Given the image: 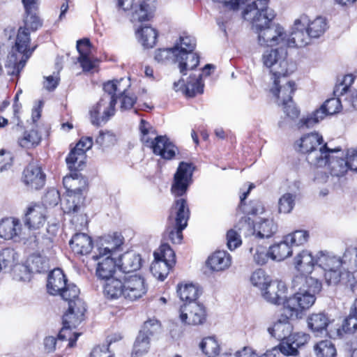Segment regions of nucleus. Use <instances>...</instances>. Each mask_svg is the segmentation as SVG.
I'll use <instances>...</instances> for the list:
<instances>
[{
    "instance_id": "16",
    "label": "nucleus",
    "mask_w": 357,
    "mask_h": 357,
    "mask_svg": "<svg viewBox=\"0 0 357 357\" xmlns=\"http://www.w3.org/2000/svg\"><path fill=\"white\" fill-rule=\"evenodd\" d=\"M144 143L146 146L152 149L155 155H160L163 159L171 160L175 156L177 148L166 136H157L154 139L144 138Z\"/></svg>"
},
{
    "instance_id": "13",
    "label": "nucleus",
    "mask_w": 357,
    "mask_h": 357,
    "mask_svg": "<svg viewBox=\"0 0 357 357\" xmlns=\"http://www.w3.org/2000/svg\"><path fill=\"white\" fill-rule=\"evenodd\" d=\"M194 167L192 164L181 162L174 174L172 192L175 197H182L190 185Z\"/></svg>"
},
{
    "instance_id": "43",
    "label": "nucleus",
    "mask_w": 357,
    "mask_h": 357,
    "mask_svg": "<svg viewBox=\"0 0 357 357\" xmlns=\"http://www.w3.org/2000/svg\"><path fill=\"white\" fill-rule=\"evenodd\" d=\"M48 268L47 261L40 255H33L27 260L26 266H21L20 271L28 270L31 273H41Z\"/></svg>"
},
{
    "instance_id": "31",
    "label": "nucleus",
    "mask_w": 357,
    "mask_h": 357,
    "mask_svg": "<svg viewBox=\"0 0 357 357\" xmlns=\"http://www.w3.org/2000/svg\"><path fill=\"white\" fill-rule=\"evenodd\" d=\"M292 331V324L287 317L278 319L271 327L268 328L271 336L282 342L288 339Z\"/></svg>"
},
{
    "instance_id": "37",
    "label": "nucleus",
    "mask_w": 357,
    "mask_h": 357,
    "mask_svg": "<svg viewBox=\"0 0 357 357\" xmlns=\"http://www.w3.org/2000/svg\"><path fill=\"white\" fill-rule=\"evenodd\" d=\"M176 292L180 299L186 303L197 302V299L201 294L198 287L192 283L178 284Z\"/></svg>"
},
{
    "instance_id": "45",
    "label": "nucleus",
    "mask_w": 357,
    "mask_h": 357,
    "mask_svg": "<svg viewBox=\"0 0 357 357\" xmlns=\"http://www.w3.org/2000/svg\"><path fill=\"white\" fill-rule=\"evenodd\" d=\"M327 115H328V113L323 108V107L321 106L311 114L301 119L298 124V127L299 128H312L316 124L322 121Z\"/></svg>"
},
{
    "instance_id": "49",
    "label": "nucleus",
    "mask_w": 357,
    "mask_h": 357,
    "mask_svg": "<svg viewBox=\"0 0 357 357\" xmlns=\"http://www.w3.org/2000/svg\"><path fill=\"white\" fill-rule=\"evenodd\" d=\"M317 357H335L337 351L335 345L329 340H321L314 347Z\"/></svg>"
},
{
    "instance_id": "54",
    "label": "nucleus",
    "mask_w": 357,
    "mask_h": 357,
    "mask_svg": "<svg viewBox=\"0 0 357 357\" xmlns=\"http://www.w3.org/2000/svg\"><path fill=\"white\" fill-rule=\"evenodd\" d=\"M175 51V46L158 48L154 52V60L159 63H165L169 61L174 62Z\"/></svg>"
},
{
    "instance_id": "11",
    "label": "nucleus",
    "mask_w": 357,
    "mask_h": 357,
    "mask_svg": "<svg viewBox=\"0 0 357 357\" xmlns=\"http://www.w3.org/2000/svg\"><path fill=\"white\" fill-rule=\"evenodd\" d=\"M116 99L112 96H103L90 111L93 125L99 126L107 122L115 113Z\"/></svg>"
},
{
    "instance_id": "61",
    "label": "nucleus",
    "mask_w": 357,
    "mask_h": 357,
    "mask_svg": "<svg viewBox=\"0 0 357 357\" xmlns=\"http://www.w3.org/2000/svg\"><path fill=\"white\" fill-rule=\"evenodd\" d=\"M116 141V135L109 130H100L96 137V143L102 148L113 146Z\"/></svg>"
},
{
    "instance_id": "36",
    "label": "nucleus",
    "mask_w": 357,
    "mask_h": 357,
    "mask_svg": "<svg viewBox=\"0 0 357 357\" xmlns=\"http://www.w3.org/2000/svg\"><path fill=\"white\" fill-rule=\"evenodd\" d=\"M53 235H50L47 229L33 233V238H31V246L42 252L49 251L53 247Z\"/></svg>"
},
{
    "instance_id": "40",
    "label": "nucleus",
    "mask_w": 357,
    "mask_h": 357,
    "mask_svg": "<svg viewBox=\"0 0 357 357\" xmlns=\"http://www.w3.org/2000/svg\"><path fill=\"white\" fill-rule=\"evenodd\" d=\"M270 257L276 261H282L289 257L292 250L285 236L280 243H275L269 248Z\"/></svg>"
},
{
    "instance_id": "9",
    "label": "nucleus",
    "mask_w": 357,
    "mask_h": 357,
    "mask_svg": "<svg viewBox=\"0 0 357 357\" xmlns=\"http://www.w3.org/2000/svg\"><path fill=\"white\" fill-rule=\"evenodd\" d=\"M287 76H274L273 86L270 92L278 105H286L292 100V95L295 92L296 84L294 81L287 79Z\"/></svg>"
},
{
    "instance_id": "46",
    "label": "nucleus",
    "mask_w": 357,
    "mask_h": 357,
    "mask_svg": "<svg viewBox=\"0 0 357 357\" xmlns=\"http://www.w3.org/2000/svg\"><path fill=\"white\" fill-rule=\"evenodd\" d=\"M84 158L85 155L83 151H79L74 148L66 159L68 169L71 172H77V170L82 169Z\"/></svg>"
},
{
    "instance_id": "21",
    "label": "nucleus",
    "mask_w": 357,
    "mask_h": 357,
    "mask_svg": "<svg viewBox=\"0 0 357 357\" xmlns=\"http://www.w3.org/2000/svg\"><path fill=\"white\" fill-rule=\"evenodd\" d=\"M38 0H22L25 14L24 17V28L35 31L43 26V21L38 15Z\"/></svg>"
},
{
    "instance_id": "25",
    "label": "nucleus",
    "mask_w": 357,
    "mask_h": 357,
    "mask_svg": "<svg viewBox=\"0 0 357 357\" xmlns=\"http://www.w3.org/2000/svg\"><path fill=\"white\" fill-rule=\"evenodd\" d=\"M24 181L36 190L42 188L45 183V174L41 167L34 163L29 164L24 170Z\"/></svg>"
},
{
    "instance_id": "6",
    "label": "nucleus",
    "mask_w": 357,
    "mask_h": 357,
    "mask_svg": "<svg viewBox=\"0 0 357 357\" xmlns=\"http://www.w3.org/2000/svg\"><path fill=\"white\" fill-rule=\"evenodd\" d=\"M47 289L50 294L60 295L64 301L76 298L79 294V289L76 285L67 284V279L60 268H55L49 274Z\"/></svg>"
},
{
    "instance_id": "42",
    "label": "nucleus",
    "mask_w": 357,
    "mask_h": 357,
    "mask_svg": "<svg viewBox=\"0 0 357 357\" xmlns=\"http://www.w3.org/2000/svg\"><path fill=\"white\" fill-rule=\"evenodd\" d=\"M104 294L111 299H116L120 296L124 297L123 280L114 278L107 280V283L104 287Z\"/></svg>"
},
{
    "instance_id": "28",
    "label": "nucleus",
    "mask_w": 357,
    "mask_h": 357,
    "mask_svg": "<svg viewBox=\"0 0 357 357\" xmlns=\"http://www.w3.org/2000/svg\"><path fill=\"white\" fill-rule=\"evenodd\" d=\"M337 149H338L337 152L331 153L328 156L324 167L327 166V169L333 176L340 177L344 175L349 167L346 160L340 156V155H343V153H340L341 149L339 148Z\"/></svg>"
},
{
    "instance_id": "27",
    "label": "nucleus",
    "mask_w": 357,
    "mask_h": 357,
    "mask_svg": "<svg viewBox=\"0 0 357 357\" xmlns=\"http://www.w3.org/2000/svg\"><path fill=\"white\" fill-rule=\"evenodd\" d=\"M44 208L33 205L28 208L25 214L24 224L29 229H39L45 223Z\"/></svg>"
},
{
    "instance_id": "18",
    "label": "nucleus",
    "mask_w": 357,
    "mask_h": 357,
    "mask_svg": "<svg viewBox=\"0 0 357 357\" xmlns=\"http://www.w3.org/2000/svg\"><path fill=\"white\" fill-rule=\"evenodd\" d=\"M123 244V240L120 235H107L100 238L97 242L96 251L93 255V259H101L105 256L113 257L114 252Z\"/></svg>"
},
{
    "instance_id": "22",
    "label": "nucleus",
    "mask_w": 357,
    "mask_h": 357,
    "mask_svg": "<svg viewBox=\"0 0 357 357\" xmlns=\"http://www.w3.org/2000/svg\"><path fill=\"white\" fill-rule=\"evenodd\" d=\"M26 233L20 221L15 218H6L0 222V237L6 240L25 238Z\"/></svg>"
},
{
    "instance_id": "24",
    "label": "nucleus",
    "mask_w": 357,
    "mask_h": 357,
    "mask_svg": "<svg viewBox=\"0 0 357 357\" xmlns=\"http://www.w3.org/2000/svg\"><path fill=\"white\" fill-rule=\"evenodd\" d=\"M93 259L97 261L96 275L98 278L107 280L113 278L116 266H118V264L113 257L109 255L101 257V259Z\"/></svg>"
},
{
    "instance_id": "38",
    "label": "nucleus",
    "mask_w": 357,
    "mask_h": 357,
    "mask_svg": "<svg viewBox=\"0 0 357 357\" xmlns=\"http://www.w3.org/2000/svg\"><path fill=\"white\" fill-rule=\"evenodd\" d=\"M277 229L278 226L272 219H261L255 223V238H268Z\"/></svg>"
},
{
    "instance_id": "56",
    "label": "nucleus",
    "mask_w": 357,
    "mask_h": 357,
    "mask_svg": "<svg viewBox=\"0 0 357 357\" xmlns=\"http://www.w3.org/2000/svg\"><path fill=\"white\" fill-rule=\"evenodd\" d=\"M250 252L252 255L254 262L259 265H264L270 257L269 250L267 251L266 247L257 245L250 248Z\"/></svg>"
},
{
    "instance_id": "10",
    "label": "nucleus",
    "mask_w": 357,
    "mask_h": 357,
    "mask_svg": "<svg viewBox=\"0 0 357 357\" xmlns=\"http://www.w3.org/2000/svg\"><path fill=\"white\" fill-rule=\"evenodd\" d=\"M308 328L316 336L327 335L331 338H337L342 334L340 328H333L327 315L323 312L313 313L307 319Z\"/></svg>"
},
{
    "instance_id": "26",
    "label": "nucleus",
    "mask_w": 357,
    "mask_h": 357,
    "mask_svg": "<svg viewBox=\"0 0 357 357\" xmlns=\"http://www.w3.org/2000/svg\"><path fill=\"white\" fill-rule=\"evenodd\" d=\"M63 184L67 193L82 195V191L86 188L87 183L78 172H71L63 178Z\"/></svg>"
},
{
    "instance_id": "50",
    "label": "nucleus",
    "mask_w": 357,
    "mask_h": 357,
    "mask_svg": "<svg viewBox=\"0 0 357 357\" xmlns=\"http://www.w3.org/2000/svg\"><path fill=\"white\" fill-rule=\"evenodd\" d=\"M41 137L36 130L25 131L23 135L18 139L20 146L24 149H31L38 145Z\"/></svg>"
},
{
    "instance_id": "20",
    "label": "nucleus",
    "mask_w": 357,
    "mask_h": 357,
    "mask_svg": "<svg viewBox=\"0 0 357 357\" xmlns=\"http://www.w3.org/2000/svg\"><path fill=\"white\" fill-rule=\"evenodd\" d=\"M287 287L282 281L273 280L261 291L262 296L267 302L279 305L286 301Z\"/></svg>"
},
{
    "instance_id": "2",
    "label": "nucleus",
    "mask_w": 357,
    "mask_h": 357,
    "mask_svg": "<svg viewBox=\"0 0 357 357\" xmlns=\"http://www.w3.org/2000/svg\"><path fill=\"white\" fill-rule=\"evenodd\" d=\"M293 285L298 291L286 299L284 311L287 317L298 319L303 317L304 311L314 305L316 295L321 291L322 285L318 279L304 275H296L293 280Z\"/></svg>"
},
{
    "instance_id": "62",
    "label": "nucleus",
    "mask_w": 357,
    "mask_h": 357,
    "mask_svg": "<svg viewBox=\"0 0 357 357\" xmlns=\"http://www.w3.org/2000/svg\"><path fill=\"white\" fill-rule=\"evenodd\" d=\"M17 260L16 253L13 249L6 248L0 252V266L1 270L13 266Z\"/></svg>"
},
{
    "instance_id": "1",
    "label": "nucleus",
    "mask_w": 357,
    "mask_h": 357,
    "mask_svg": "<svg viewBox=\"0 0 357 357\" xmlns=\"http://www.w3.org/2000/svg\"><path fill=\"white\" fill-rule=\"evenodd\" d=\"M275 16V11L268 6V0H256L248 4L242 12L243 18L258 33L260 45L268 43L271 45L310 44V38L306 31L309 22L307 15L303 14L296 18L289 33L279 24L270 26Z\"/></svg>"
},
{
    "instance_id": "4",
    "label": "nucleus",
    "mask_w": 357,
    "mask_h": 357,
    "mask_svg": "<svg viewBox=\"0 0 357 357\" xmlns=\"http://www.w3.org/2000/svg\"><path fill=\"white\" fill-rule=\"evenodd\" d=\"M68 309L63 316V327L59 333V340H68L67 347L73 348L76 345V341L80 336L79 333H72L84 320L86 306L84 302L79 298L66 300Z\"/></svg>"
},
{
    "instance_id": "8",
    "label": "nucleus",
    "mask_w": 357,
    "mask_h": 357,
    "mask_svg": "<svg viewBox=\"0 0 357 357\" xmlns=\"http://www.w3.org/2000/svg\"><path fill=\"white\" fill-rule=\"evenodd\" d=\"M12 46L5 63L7 73L13 76H18L20 71L24 67L25 63L36 46Z\"/></svg>"
},
{
    "instance_id": "51",
    "label": "nucleus",
    "mask_w": 357,
    "mask_h": 357,
    "mask_svg": "<svg viewBox=\"0 0 357 357\" xmlns=\"http://www.w3.org/2000/svg\"><path fill=\"white\" fill-rule=\"evenodd\" d=\"M234 229L245 237L253 236L255 238V224L249 217H243L235 225Z\"/></svg>"
},
{
    "instance_id": "55",
    "label": "nucleus",
    "mask_w": 357,
    "mask_h": 357,
    "mask_svg": "<svg viewBox=\"0 0 357 357\" xmlns=\"http://www.w3.org/2000/svg\"><path fill=\"white\" fill-rule=\"evenodd\" d=\"M155 259H158L169 264L174 265L176 262L175 254L168 244L164 243L160 245L158 251L154 252Z\"/></svg>"
},
{
    "instance_id": "35",
    "label": "nucleus",
    "mask_w": 357,
    "mask_h": 357,
    "mask_svg": "<svg viewBox=\"0 0 357 357\" xmlns=\"http://www.w3.org/2000/svg\"><path fill=\"white\" fill-rule=\"evenodd\" d=\"M206 263L212 271H222L230 266L231 257L225 251H218L208 258Z\"/></svg>"
},
{
    "instance_id": "47",
    "label": "nucleus",
    "mask_w": 357,
    "mask_h": 357,
    "mask_svg": "<svg viewBox=\"0 0 357 357\" xmlns=\"http://www.w3.org/2000/svg\"><path fill=\"white\" fill-rule=\"evenodd\" d=\"M169 262L155 259L151 264V271L152 274L161 281H163L169 274L170 268L174 266Z\"/></svg>"
},
{
    "instance_id": "19",
    "label": "nucleus",
    "mask_w": 357,
    "mask_h": 357,
    "mask_svg": "<svg viewBox=\"0 0 357 357\" xmlns=\"http://www.w3.org/2000/svg\"><path fill=\"white\" fill-rule=\"evenodd\" d=\"M190 214L187 200L183 197L176 198L170 208L167 222L187 226Z\"/></svg>"
},
{
    "instance_id": "15",
    "label": "nucleus",
    "mask_w": 357,
    "mask_h": 357,
    "mask_svg": "<svg viewBox=\"0 0 357 357\" xmlns=\"http://www.w3.org/2000/svg\"><path fill=\"white\" fill-rule=\"evenodd\" d=\"M155 10L154 0H143L138 4H135L130 10V22L132 26H138L145 24L153 17Z\"/></svg>"
},
{
    "instance_id": "60",
    "label": "nucleus",
    "mask_w": 357,
    "mask_h": 357,
    "mask_svg": "<svg viewBox=\"0 0 357 357\" xmlns=\"http://www.w3.org/2000/svg\"><path fill=\"white\" fill-rule=\"evenodd\" d=\"M309 238V234L305 230H296L285 236V239L288 241L291 245H302L305 243Z\"/></svg>"
},
{
    "instance_id": "7",
    "label": "nucleus",
    "mask_w": 357,
    "mask_h": 357,
    "mask_svg": "<svg viewBox=\"0 0 357 357\" xmlns=\"http://www.w3.org/2000/svg\"><path fill=\"white\" fill-rule=\"evenodd\" d=\"M82 195L67 193L61 203L62 209L65 213L73 215L71 222L75 225L77 229H81L87 224L85 214L81 213L84 202Z\"/></svg>"
},
{
    "instance_id": "34",
    "label": "nucleus",
    "mask_w": 357,
    "mask_h": 357,
    "mask_svg": "<svg viewBox=\"0 0 357 357\" xmlns=\"http://www.w3.org/2000/svg\"><path fill=\"white\" fill-rule=\"evenodd\" d=\"M344 263L340 257H337L331 252L320 251L316 256V264L324 271L333 268H340Z\"/></svg>"
},
{
    "instance_id": "57",
    "label": "nucleus",
    "mask_w": 357,
    "mask_h": 357,
    "mask_svg": "<svg viewBox=\"0 0 357 357\" xmlns=\"http://www.w3.org/2000/svg\"><path fill=\"white\" fill-rule=\"evenodd\" d=\"M296 195L287 192L281 196L278 200V211L283 213H290L295 205Z\"/></svg>"
},
{
    "instance_id": "64",
    "label": "nucleus",
    "mask_w": 357,
    "mask_h": 357,
    "mask_svg": "<svg viewBox=\"0 0 357 357\" xmlns=\"http://www.w3.org/2000/svg\"><path fill=\"white\" fill-rule=\"evenodd\" d=\"M241 236L235 229H231L227 231V244L230 250H234L241 245Z\"/></svg>"
},
{
    "instance_id": "33",
    "label": "nucleus",
    "mask_w": 357,
    "mask_h": 357,
    "mask_svg": "<svg viewBox=\"0 0 357 357\" xmlns=\"http://www.w3.org/2000/svg\"><path fill=\"white\" fill-rule=\"evenodd\" d=\"M133 29L138 43L142 45H155L158 36L156 29L147 24L135 26Z\"/></svg>"
},
{
    "instance_id": "41",
    "label": "nucleus",
    "mask_w": 357,
    "mask_h": 357,
    "mask_svg": "<svg viewBox=\"0 0 357 357\" xmlns=\"http://www.w3.org/2000/svg\"><path fill=\"white\" fill-rule=\"evenodd\" d=\"M328 29L326 19L318 16L307 24L306 31L310 38H318L321 37Z\"/></svg>"
},
{
    "instance_id": "59",
    "label": "nucleus",
    "mask_w": 357,
    "mask_h": 357,
    "mask_svg": "<svg viewBox=\"0 0 357 357\" xmlns=\"http://www.w3.org/2000/svg\"><path fill=\"white\" fill-rule=\"evenodd\" d=\"M161 328V324L160 321L155 319H149L144 323L142 329L140 331L139 334H143L144 335L149 337L157 334Z\"/></svg>"
},
{
    "instance_id": "63",
    "label": "nucleus",
    "mask_w": 357,
    "mask_h": 357,
    "mask_svg": "<svg viewBox=\"0 0 357 357\" xmlns=\"http://www.w3.org/2000/svg\"><path fill=\"white\" fill-rule=\"evenodd\" d=\"M341 330V337L344 333H353L357 330V317L350 312L349 315L344 320L342 326L337 327Z\"/></svg>"
},
{
    "instance_id": "30",
    "label": "nucleus",
    "mask_w": 357,
    "mask_h": 357,
    "mask_svg": "<svg viewBox=\"0 0 357 357\" xmlns=\"http://www.w3.org/2000/svg\"><path fill=\"white\" fill-rule=\"evenodd\" d=\"M118 267L125 273L138 270L142 265L141 256L132 251H129L121 255L118 260Z\"/></svg>"
},
{
    "instance_id": "5",
    "label": "nucleus",
    "mask_w": 357,
    "mask_h": 357,
    "mask_svg": "<svg viewBox=\"0 0 357 357\" xmlns=\"http://www.w3.org/2000/svg\"><path fill=\"white\" fill-rule=\"evenodd\" d=\"M272 77L289 76L296 70V64L287 59L286 46H266L261 58Z\"/></svg>"
},
{
    "instance_id": "12",
    "label": "nucleus",
    "mask_w": 357,
    "mask_h": 357,
    "mask_svg": "<svg viewBox=\"0 0 357 357\" xmlns=\"http://www.w3.org/2000/svg\"><path fill=\"white\" fill-rule=\"evenodd\" d=\"M206 318L205 307L199 302L185 303L179 310V319L185 325L202 324Z\"/></svg>"
},
{
    "instance_id": "14",
    "label": "nucleus",
    "mask_w": 357,
    "mask_h": 357,
    "mask_svg": "<svg viewBox=\"0 0 357 357\" xmlns=\"http://www.w3.org/2000/svg\"><path fill=\"white\" fill-rule=\"evenodd\" d=\"M124 298L134 301L139 299L147 292V285L144 277L139 275H130L123 277Z\"/></svg>"
},
{
    "instance_id": "23",
    "label": "nucleus",
    "mask_w": 357,
    "mask_h": 357,
    "mask_svg": "<svg viewBox=\"0 0 357 357\" xmlns=\"http://www.w3.org/2000/svg\"><path fill=\"white\" fill-rule=\"evenodd\" d=\"M309 340V335L304 333H291L288 339L282 342L279 347L286 355L296 356L298 354V348L306 344Z\"/></svg>"
},
{
    "instance_id": "52",
    "label": "nucleus",
    "mask_w": 357,
    "mask_h": 357,
    "mask_svg": "<svg viewBox=\"0 0 357 357\" xmlns=\"http://www.w3.org/2000/svg\"><path fill=\"white\" fill-rule=\"evenodd\" d=\"M186 227V225L170 224L167 222L165 236L167 237L173 243H180L183 238V230Z\"/></svg>"
},
{
    "instance_id": "29",
    "label": "nucleus",
    "mask_w": 357,
    "mask_h": 357,
    "mask_svg": "<svg viewBox=\"0 0 357 357\" xmlns=\"http://www.w3.org/2000/svg\"><path fill=\"white\" fill-rule=\"evenodd\" d=\"M69 243L73 252L78 255H86L93 248L91 238L84 233L75 234Z\"/></svg>"
},
{
    "instance_id": "48",
    "label": "nucleus",
    "mask_w": 357,
    "mask_h": 357,
    "mask_svg": "<svg viewBox=\"0 0 357 357\" xmlns=\"http://www.w3.org/2000/svg\"><path fill=\"white\" fill-rule=\"evenodd\" d=\"M150 348V339L143 334H139L133 344L132 357H141L148 353Z\"/></svg>"
},
{
    "instance_id": "17",
    "label": "nucleus",
    "mask_w": 357,
    "mask_h": 357,
    "mask_svg": "<svg viewBox=\"0 0 357 357\" xmlns=\"http://www.w3.org/2000/svg\"><path fill=\"white\" fill-rule=\"evenodd\" d=\"M174 62L178 63L181 73L186 75L188 70L196 68L199 63V55L194 52V49L186 50L182 46H175Z\"/></svg>"
},
{
    "instance_id": "39",
    "label": "nucleus",
    "mask_w": 357,
    "mask_h": 357,
    "mask_svg": "<svg viewBox=\"0 0 357 357\" xmlns=\"http://www.w3.org/2000/svg\"><path fill=\"white\" fill-rule=\"evenodd\" d=\"M91 46H76V49L79 54L78 58L84 71H90L95 68L98 63V60L95 59L91 47Z\"/></svg>"
},
{
    "instance_id": "53",
    "label": "nucleus",
    "mask_w": 357,
    "mask_h": 357,
    "mask_svg": "<svg viewBox=\"0 0 357 357\" xmlns=\"http://www.w3.org/2000/svg\"><path fill=\"white\" fill-rule=\"evenodd\" d=\"M202 351L208 357L215 356L220 352V345L214 337H207L199 344Z\"/></svg>"
},
{
    "instance_id": "44",
    "label": "nucleus",
    "mask_w": 357,
    "mask_h": 357,
    "mask_svg": "<svg viewBox=\"0 0 357 357\" xmlns=\"http://www.w3.org/2000/svg\"><path fill=\"white\" fill-rule=\"evenodd\" d=\"M204 84L202 82V75H190L185 85L184 93L189 97H193L198 93H202Z\"/></svg>"
},
{
    "instance_id": "58",
    "label": "nucleus",
    "mask_w": 357,
    "mask_h": 357,
    "mask_svg": "<svg viewBox=\"0 0 357 357\" xmlns=\"http://www.w3.org/2000/svg\"><path fill=\"white\" fill-rule=\"evenodd\" d=\"M273 280H271L261 269H258L255 271L250 277V282L252 284L261 289V291L267 285L269 284V282H271Z\"/></svg>"
},
{
    "instance_id": "32",
    "label": "nucleus",
    "mask_w": 357,
    "mask_h": 357,
    "mask_svg": "<svg viewBox=\"0 0 357 357\" xmlns=\"http://www.w3.org/2000/svg\"><path fill=\"white\" fill-rule=\"evenodd\" d=\"M315 264L316 259L307 250H303L294 259L295 268L301 273L300 275L308 276L307 274L312 273Z\"/></svg>"
},
{
    "instance_id": "3",
    "label": "nucleus",
    "mask_w": 357,
    "mask_h": 357,
    "mask_svg": "<svg viewBox=\"0 0 357 357\" xmlns=\"http://www.w3.org/2000/svg\"><path fill=\"white\" fill-rule=\"evenodd\" d=\"M300 151L306 155L307 162L315 167H324L328 156L338 149L328 148L318 132H310L300 139Z\"/></svg>"
}]
</instances>
